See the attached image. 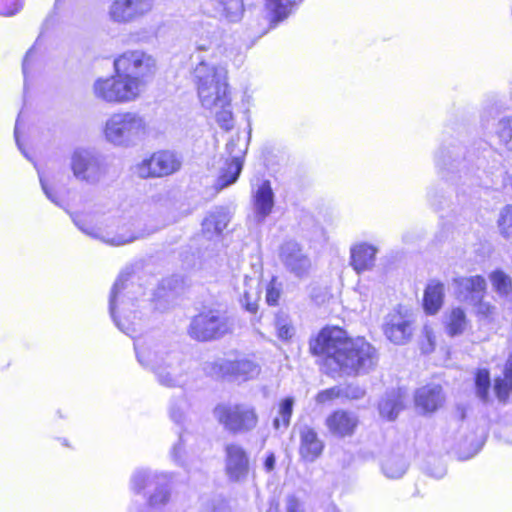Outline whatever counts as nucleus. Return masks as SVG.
Instances as JSON below:
<instances>
[{
	"instance_id": "obj_1",
	"label": "nucleus",
	"mask_w": 512,
	"mask_h": 512,
	"mask_svg": "<svg viewBox=\"0 0 512 512\" xmlns=\"http://www.w3.org/2000/svg\"><path fill=\"white\" fill-rule=\"evenodd\" d=\"M190 73L201 106L209 111L225 105L231 98L228 70L216 60V49L210 39L195 42L190 55Z\"/></svg>"
},
{
	"instance_id": "obj_2",
	"label": "nucleus",
	"mask_w": 512,
	"mask_h": 512,
	"mask_svg": "<svg viewBox=\"0 0 512 512\" xmlns=\"http://www.w3.org/2000/svg\"><path fill=\"white\" fill-rule=\"evenodd\" d=\"M139 289L140 287L129 282V274L121 273L112 287L109 298V310L114 323L131 337L141 323V317L137 312L131 311V307L135 306L133 296Z\"/></svg>"
},
{
	"instance_id": "obj_3",
	"label": "nucleus",
	"mask_w": 512,
	"mask_h": 512,
	"mask_svg": "<svg viewBox=\"0 0 512 512\" xmlns=\"http://www.w3.org/2000/svg\"><path fill=\"white\" fill-rule=\"evenodd\" d=\"M145 118L134 111L112 113L103 126L105 140L115 146L128 148L137 145L147 134Z\"/></svg>"
},
{
	"instance_id": "obj_4",
	"label": "nucleus",
	"mask_w": 512,
	"mask_h": 512,
	"mask_svg": "<svg viewBox=\"0 0 512 512\" xmlns=\"http://www.w3.org/2000/svg\"><path fill=\"white\" fill-rule=\"evenodd\" d=\"M113 67L114 72L134 81L136 90L142 95L156 71V60L142 50H128L114 59Z\"/></svg>"
},
{
	"instance_id": "obj_5",
	"label": "nucleus",
	"mask_w": 512,
	"mask_h": 512,
	"mask_svg": "<svg viewBox=\"0 0 512 512\" xmlns=\"http://www.w3.org/2000/svg\"><path fill=\"white\" fill-rule=\"evenodd\" d=\"M378 362V353L362 337L350 339L344 351L338 356L336 367L346 375L366 374L374 369Z\"/></svg>"
},
{
	"instance_id": "obj_6",
	"label": "nucleus",
	"mask_w": 512,
	"mask_h": 512,
	"mask_svg": "<svg viewBox=\"0 0 512 512\" xmlns=\"http://www.w3.org/2000/svg\"><path fill=\"white\" fill-rule=\"evenodd\" d=\"M134 81L123 78L119 73L97 78L91 87L93 97L111 105H122L137 101L142 95L136 90Z\"/></svg>"
},
{
	"instance_id": "obj_7",
	"label": "nucleus",
	"mask_w": 512,
	"mask_h": 512,
	"mask_svg": "<svg viewBox=\"0 0 512 512\" xmlns=\"http://www.w3.org/2000/svg\"><path fill=\"white\" fill-rule=\"evenodd\" d=\"M234 329L233 319L221 309H209L196 315L189 326V335L198 341L221 338Z\"/></svg>"
},
{
	"instance_id": "obj_8",
	"label": "nucleus",
	"mask_w": 512,
	"mask_h": 512,
	"mask_svg": "<svg viewBox=\"0 0 512 512\" xmlns=\"http://www.w3.org/2000/svg\"><path fill=\"white\" fill-rule=\"evenodd\" d=\"M68 167L75 180L87 185H97L107 174L104 159L94 151L81 147L70 153Z\"/></svg>"
},
{
	"instance_id": "obj_9",
	"label": "nucleus",
	"mask_w": 512,
	"mask_h": 512,
	"mask_svg": "<svg viewBox=\"0 0 512 512\" xmlns=\"http://www.w3.org/2000/svg\"><path fill=\"white\" fill-rule=\"evenodd\" d=\"M214 416L225 430L234 434L254 430L259 420L256 408L248 403L220 404L215 407Z\"/></svg>"
},
{
	"instance_id": "obj_10",
	"label": "nucleus",
	"mask_w": 512,
	"mask_h": 512,
	"mask_svg": "<svg viewBox=\"0 0 512 512\" xmlns=\"http://www.w3.org/2000/svg\"><path fill=\"white\" fill-rule=\"evenodd\" d=\"M74 223L86 235L110 246H123L143 237L142 233L132 231L115 222L88 223L81 218H75Z\"/></svg>"
},
{
	"instance_id": "obj_11",
	"label": "nucleus",
	"mask_w": 512,
	"mask_h": 512,
	"mask_svg": "<svg viewBox=\"0 0 512 512\" xmlns=\"http://www.w3.org/2000/svg\"><path fill=\"white\" fill-rule=\"evenodd\" d=\"M350 338L346 332L339 327H325L316 338L310 341V351L313 355L326 357V364L331 366L338 362V356L343 353L344 346Z\"/></svg>"
},
{
	"instance_id": "obj_12",
	"label": "nucleus",
	"mask_w": 512,
	"mask_h": 512,
	"mask_svg": "<svg viewBox=\"0 0 512 512\" xmlns=\"http://www.w3.org/2000/svg\"><path fill=\"white\" fill-rule=\"evenodd\" d=\"M182 165L178 154L169 150L153 153L134 166V174L142 179L165 177L177 172Z\"/></svg>"
},
{
	"instance_id": "obj_13",
	"label": "nucleus",
	"mask_w": 512,
	"mask_h": 512,
	"mask_svg": "<svg viewBox=\"0 0 512 512\" xmlns=\"http://www.w3.org/2000/svg\"><path fill=\"white\" fill-rule=\"evenodd\" d=\"M134 349L139 364L152 372L167 361V355L178 353L151 335L135 339Z\"/></svg>"
},
{
	"instance_id": "obj_14",
	"label": "nucleus",
	"mask_w": 512,
	"mask_h": 512,
	"mask_svg": "<svg viewBox=\"0 0 512 512\" xmlns=\"http://www.w3.org/2000/svg\"><path fill=\"white\" fill-rule=\"evenodd\" d=\"M415 318L408 310L395 309L388 313L383 323V333L395 345L409 343L414 333Z\"/></svg>"
},
{
	"instance_id": "obj_15",
	"label": "nucleus",
	"mask_w": 512,
	"mask_h": 512,
	"mask_svg": "<svg viewBox=\"0 0 512 512\" xmlns=\"http://www.w3.org/2000/svg\"><path fill=\"white\" fill-rule=\"evenodd\" d=\"M204 370L213 377H231L239 380H248L259 374V366L251 360L241 359L231 361L218 359L205 364Z\"/></svg>"
},
{
	"instance_id": "obj_16",
	"label": "nucleus",
	"mask_w": 512,
	"mask_h": 512,
	"mask_svg": "<svg viewBox=\"0 0 512 512\" xmlns=\"http://www.w3.org/2000/svg\"><path fill=\"white\" fill-rule=\"evenodd\" d=\"M157 382L169 388H182L188 384V367L181 354L167 355V361L153 371Z\"/></svg>"
},
{
	"instance_id": "obj_17",
	"label": "nucleus",
	"mask_w": 512,
	"mask_h": 512,
	"mask_svg": "<svg viewBox=\"0 0 512 512\" xmlns=\"http://www.w3.org/2000/svg\"><path fill=\"white\" fill-rule=\"evenodd\" d=\"M154 0H114L109 6L111 21L128 24L147 15L153 8Z\"/></svg>"
},
{
	"instance_id": "obj_18",
	"label": "nucleus",
	"mask_w": 512,
	"mask_h": 512,
	"mask_svg": "<svg viewBox=\"0 0 512 512\" xmlns=\"http://www.w3.org/2000/svg\"><path fill=\"white\" fill-rule=\"evenodd\" d=\"M250 461L246 450L239 444L231 443L225 447V474L229 481L240 483L247 480Z\"/></svg>"
},
{
	"instance_id": "obj_19",
	"label": "nucleus",
	"mask_w": 512,
	"mask_h": 512,
	"mask_svg": "<svg viewBox=\"0 0 512 512\" xmlns=\"http://www.w3.org/2000/svg\"><path fill=\"white\" fill-rule=\"evenodd\" d=\"M279 257L286 269L297 277L304 276L310 269L309 258L294 241H287L281 245Z\"/></svg>"
},
{
	"instance_id": "obj_20",
	"label": "nucleus",
	"mask_w": 512,
	"mask_h": 512,
	"mask_svg": "<svg viewBox=\"0 0 512 512\" xmlns=\"http://www.w3.org/2000/svg\"><path fill=\"white\" fill-rule=\"evenodd\" d=\"M325 425L335 438L351 437L359 425V418L354 412L339 409L327 416Z\"/></svg>"
},
{
	"instance_id": "obj_21",
	"label": "nucleus",
	"mask_w": 512,
	"mask_h": 512,
	"mask_svg": "<svg viewBox=\"0 0 512 512\" xmlns=\"http://www.w3.org/2000/svg\"><path fill=\"white\" fill-rule=\"evenodd\" d=\"M212 16L220 20L239 22L245 11L243 0H207Z\"/></svg>"
},
{
	"instance_id": "obj_22",
	"label": "nucleus",
	"mask_w": 512,
	"mask_h": 512,
	"mask_svg": "<svg viewBox=\"0 0 512 512\" xmlns=\"http://www.w3.org/2000/svg\"><path fill=\"white\" fill-rule=\"evenodd\" d=\"M300 456L308 462H314L323 452L324 443L317 432L310 426L304 425L299 430Z\"/></svg>"
},
{
	"instance_id": "obj_23",
	"label": "nucleus",
	"mask_w": 512,
	"mask_h": 512,
	"mask_svg": "<svg viewBox=\"0 0 512 512\" xmlns=\"http://www.w3.org/2000/svg\"><path fill=\"white\" fill-rule=\"evenodd\" d=\"M377 247L361 242L353 245L350 249V265L360 274L371 270L376 261Z\"/></svg>"
},
{
	"instance_id": "obj_24",
	"label": "nucleus",
	"mask_w": 512,
	"mask_h": 512,
	"mask_svg": "<svg viewBox=\"0 0 512 512\" xmlns=\"http://www.w3.org/2000/svg\"><path fill=\"white\" fill-rule=\"evenodd\" d=\"M444 395L439 385H427L419 388L415 394V404L424 413H431L442 406Z\"/></svg>"
},
{
	"instance_id": "obj_25",
	"label": "nucleus",
	"mask_w": 512,
	"mask_h": 512,
	"mask_svg": "<svg viewBox=\"0 0 512 512\" xmlns=\"http://www.w3.org/2000/svg\"><path fill=\"white\" fill-rule=\"evenodd\" d=\"M256 219L261 222L270 215L274 207V193L269 181H263L253 195Z\"/></svg>"
},
{
	"instance_id": "obj_26",
	"label": "nucleus",
	"mask_w": 512,
	"mask_h": 512,
	"mask_svg": "<svg viewBox=\"0 0 512 512\" xmlns=\"http://www.w3.org/2000/svg\"><path fill=\"white\" fill-rule=\"evenodd\" d=\"M229 221V213L223 208H217L203 219L202 233L209 240L216 239L226 229Z\"/></svg>"
},
{
	"instance_id": "obj_27",
	"label": "nucleus",
	"mask_w": 512,
	"mask_h": 512,
	"mask_svg": "<svg viewBox=\"0 0 512 512\" xmlns=\"http://www.w3.org/2000/svg\"><path fill=\"white\" fill-rule=\"evenodd\" d=\"M454 285L459 300L475 304L480 300V276L455 279Z\"/></svg>"
},
{
	"instance_id": "obj_28",
	"label": "nucleus",
	"mask_w": 512,
	"mask_h": 512,
	"mask_svg": "<svg viewBox=\"0 0 512 512\" xmlns=\"http://www.w3.org/2000/svg\"><path fill=\"white\" fill-rule=\"evenodd\" d=\"M167 473H157L148 469H137L130 479V487L135 493H141L145 488L166 481Z\"/></svg>"
},
{
	"instance_id": "obj_29",
	"label": "nucleus",
	"mask_w": 512,
	"mask_h": 512,
	"mask_svg": "<svg viewBox=\"0 0 512 512\" xmlns=\"http://www.w3.org/2000/svg\"><path fill=\"white\" fill-rule=\"evenodd\" d=\"M261 289L260 281L257 278L245 277L241 303L245 309L255 313L258 309Z\"/></svg>"
},
{
	"instance_id": "obj_30",
	"label": "nucleus",
	"mask_w": 512,
	"mask_h": 512,
	"mask_svg": "<svg viewBox=\"0 0 512 512\" xmlns=\"http://www.w3.org/2000/svg\"><path fill=\"white\" fill-rule=\"evenodd\" d=\"M403 409V395L400 390H394L386 394L379 403V412L382 417L394 420Z\"/></svg>"
},
{
	"instance_id": "obj_31",
	"label": "nucleus",
	"mask_w": 512,
	"mask_h": 512,
	"mask_svg": "<svg viewBox=\"0 0 512 512\" xmlns=\"http://www.w3.org/2000/svg\"><path fill=\"white\" fill-rule=\"evenodd\" d=\"M242 170V160L239 156L234 155L233 160H227L220 170V175L217 179V186L220 189L226 188L233 184L238 179Z\"/></svg>"
},
{
	"instance_id": "obj_32",
	"label": "nucleus",
	"mask_w": 512,
	"mask_h": 512,
	"mask_svg": "<svg viewBox=\"0 0 512 512\" xmlns=\"http://www.w3.org/2000/svg\"><path fill=\"white\" fill-rule=\"evenodd\" d=\"M444 297V285L439 282L430 283L424 293V308L429 314H435L441 308Z\"/></svg>"
},
{
	"instance_id": "obj_33",
	"label": "nucleus",
	"mask_w": 512,
	"mask_h": 512,
	"mask_svg": "<svg viewBox=\"0 0 512 512\" xmlns=\"http://www.w3.org/2000/svg\"><path fill=\"white\" fill-rule=\"evenodd\" d=\"M494 391L500 401H506L512 391V353L505 366L504 378H497L494 382Z\"/></svg>"
},
{
	"instance_id": "obj_34",
	"label": "nucleus",
	"mask_w": 512,
	"mask_h": 512,
	"mask_svg": "<svg viewBox=\"0 0 512 512\" xmlns=\"http://www.w3.org/2000/svg\"><path fill=\"white\" fill-rule=\"evenodd\" d=\"M293 0H266V8L270 13V20L276 24L285 18L292 11Z\"/></svg>"
},
{
	"instance_id": "obj_35",
	"label": "nucleus",
	"mask_w": 512,
	"mask_h": 512,
	"mask_svg": "<svg viewBox=\"0 0 512 512\" xmlns=\"http://www.w3.org/2000/svg\"><path fill=\"white\" fill-rule=\"evenodd\" d=\"M407 467V462L403 457L392 455L383 462L382 472L387 478L398 479L406 473Z\"/></svg>"
},
{
	"instance_id": "obj_36",
	"label": "nucleus",
	"mask_w": 512,
	"mask_h": 512,
	"mask_svg": "<svg viewBox=\"0 0 512 512\" xmlns=\"http://www.w3.org/2000/svg\"><path fill=\"white\" fill-rule=\"evenodd\" d=\"M494 134L501 146L512 151V116H504L494 127Z\"/></svg>"
},
{
	"instance_id": "obj_37",
	"label": "nucleus",
	"mask_w": 512,
	"mask_h": 512,
	"mask_svg": "<svg viewBox=\"0 0 512 512\" xmlns=\"http://www.w3.org/2000/svg\"><path fill=\"white\" fill-rule=\"evenodd\" d=\"M171 480V475L167 473L166 481H161L159 484L155 485L154 492L149 496L148 503L153 508H161L164 506L170 498V491L168 488V484Z\"/></svg>"
},
{
	"instance_id": "obj_38",
	"label": "nucleus",
	"mask_w": 512,
	"mask_h": 512,
	"mask_svg": "<svg viewBox=\"0 0 512 512\" xmlns=\"http://www.w3.org/2000/svg\"><path fill=\"white\" fill-rule=\"evenodd\" d=\"M294 405V398L286 397L278 405V416L273 421L275 429L287 428L290 424Z\"/></svg>"
},
{
	"instance_id": "obj_39",
	"label": "nucleus",
	"mask_w": 512,
	"mask_h": 512,
	"mask_svg": "<svg viewBox=\"0 0 512 512\" xmlns=\"http://www.w3.org/2000/svg\"><path fill=\"white\" fill-rule=\"evenodd\" d=\"M467 326L464 312L460 308L451 311L446 321V330L450 336L461 334Z\"/></svg>"
},
{
	"instance_id": "obj_40",
	"label": "nucleus",
	"mask_w": 512,
	"mask_h": 512,
	"mask_svg": "<svg viewBox=\"0 0 512 512\" xmlns=\"http://www.w3.org/2000/svg\"><path fill=\"white\" fill-rule=\"evenodd\" d=\"M215 112V119L218 125L229 131L234 127V116L232 112V98L228 99V103L225 105H217L216 109H212Z\"/></svg>"
},
{
	"instance_id": "obj_41",
	"label": "nucleus",
	"mask_w": 512,
	"mask_h": 512,
	"mask_svg": "<svg viewBox=\"0 0 512 512\" xmlns=\"http://www.w3.org/2000/svg\"><path fill=\"white\" fill-rule=\"evenodd\" d=\"M493 289L500 295L506 296L512 289V280L502 270H495L489 276Z\"/></svg>"
},
{
	"instance_id": "obj_42",
	"label": "nucleus",
	"mask_w": 512,
	"mask_h": 512,
	"mask_svg": "<svg viewBox=\"0 0 512 512\" xmlns=\"http://www.w3.org/2000/svg\"><path fill=\"white\" fill-rule=\"evenodd\" d=\"M200 512H231V509L223 497L213 496L202 500Z\"/></svg>"
},
{
	"instance_id": "obj_43",
	"label": "nucleus",
	"mask_w": 512,
	"mask_h": 512,
	"mask_svg": "<svg viewBox=\"0 0 512 512\" xmlns=\"http://www.w3.org/2000/svg\"><path fill=\"white\" fill-rule=\"evenodd\" d=\"M498 226L505 239H512V206H506L501 211Z\"/></svg>"
},
{
	"instance_id": "obj_44",
	"label": "nucleus",
	"mask_w": 512,
	"mask_h": 512,
	"mask_svg": "<svg viewBox=\"0 0 512 512\" xmlns=\"http://www.w3.org/2000/svg\"><path fill=\"white\" fill-rule=\"evenodd\" d=\"M275 327L278 338L282 340H289L294 334V328L290 321L282 316L276 318Z\"/></svg>"
},
{
	"instance_id": "obj_45",
	"label": "nucleus",
	"mask_w": 512,
	"mask_h": 512,
	"mask_svg": "<svg viewBox=\"0 0 512 512\" xmlns=\"http://www.w3.org/2000/svg\"><path fill=\"white\" fill-rule=\"evenodd\" d=\"M40 46H41V40L38 38L34 45L27 51L24 60H23V74L24 77H27V74L29 72L30 66L35 62L37 59L39 53H40Z\"/></svg>"
},
{
	"instance_id": "obj_46",
	"label": "nucleus",
	"mask_w": 512,
	"mask_h": 512,
	"mask_svg": "<svg viewBox=\"0 0 512 512\" xmlns=\"http://www.w3.org/2000/svg\"><path fill=\"white\" fill-rule=\"evenodd\" d=\"M21 0H0V15L13 16L21 9Z\"/></svg>"
},
{
	"instance_id": "obj_47",
	"label": "nucleus",
	"mask_w": 512,
	"mask_h": 512,
	"mask_svg": "<svg viewBox=\"0 0 512 512\" xmlns=\"http://www.w3.org/2000/svg\"><path fill=\"white\" fill-rule=\"evenodd\" d=\"M342 397H346L351 400H358L364 397L365 389L358 384H349L344 388H341Z\"/></svg>"
},
{
	"instance_id": "obj_48",
	"label": "nucleus",
	"mask_w": 512,
	"mask_h": 512,
	"mask_svg": "<svg viewBox=\"0 0 512 512\" xmlns=\"http://www.w3.org/2000/svg\"><path fill=\"white\" fill-rule=\"evenodd\" d=\"M39 179H40L42 190L45 193L46 197L54 204L60 206L61 205L60 199H59L57 193L55 192V190L49 185L47 176H45L44 174L39 172Z\"/></svg>"
},
{
	"instance_id": "obj_49",
	"label": "nucleus",
	"mask_w": 512,
	"mask_h": 512,
	"mask_svg": "<svg viewBox=\"0 0 512 512\" xmlns=\"http://www.w3.org/2000/svg\"><path fill=\"white\" fill-rule=\"evenodd\" d=\"M342 397L341 388L340 387H332L326 390H323L317 394L316 401L318 403H326L328 401L334 400L336 398Z\"/></svg>"
},
{
	"instance_id": "obj_50",
	"label": "nucleus",
	"mask_w": 512,
	"mask_h": 512,
	"mask_svg": "<svg viewBox=\"0 0 512 512\" xmlns=\"http://www.w3.org/2000/svg\"><path fill=\"white\" fill-rule=\"evenodd\" d=\"M280 297V288L276 286V280L272 279L266 289V301L269 305H276Z\"/></svg>"
},
{
	"instance_id": "obj_51",
	"label": "nucleus",
	"mask_w": 512,
	"mask_h": 512,
	"mask_svg": "<svg viewBox=\"0 0 512 512\" xmlns=\"http://www.w3.org/2000/svg\"><path fill=\"white\" fill-rule=\"evenodd\" d=\"M286 511L287 512H303L301 502L293 495L286 498Z\"/></svg>"
},
{
	"instance_id": "obj_52",
	"label": "nucleus",
	"mask_w": 512,
	"mask_h": 512,
	"mask_svg": "<svg viewBox=\"0 0 512 512\" xmlns=\"http://www.w3.org/2000/svg\"><path fill=\"white\" fill-rule=\"evenodd\" d=\"M482 402L485 400L490 386V376L487 369L482 368Z\"/></svg>"
},
{
	"instance_id": "obj_53",
	"label": "nucleus",
	"mask_w": 512,
	"mask_h": 512,
	"mask_svg": "<svg viewBox=\"0 0 512 512\" xmlns=\"http://www.w3.org/2000/svg\"><path fill=\"white\" fill-rule=\"evenodd\" d=\"M237 141L234 140V139H231L227 144H226V151L228 152L229 156H230V160H233V156L234 155H237L239 156V158L241 159L242 158V154H243V151L241 149H238L236 151V147H237Z\"/></svg>"
},
{
	"instance_id": "obj_54",
	"label": "nucleus",
	"mask_w": 512,
	"mask_h": 512,
	"mask_svg": "<svg viewBox=\"0 0 512 512\" xmlns=\"http://www.w3.org/2000/svg\"><path fill=\"white\" fill-rule=\"evenodd\" d=\"M275 464H276V457H275L274 453L270 452L264 460V464H263L264 470L268 473L272 472L275 468Z\"/></svg>"
},
{
	"instance_id": "obj_55",
	"label": "nucleus",
	"mask_w": 512,
	"mask_h": 512,
	"mask_svg": "<svg viewBox=\"0 0 512 512\" xmlns=\"http://www.w3.org/2000/svg\"><path fill=\"white\" fill-rule=\"evenodd\" d=\"M422 332L425 338L427 339L429 345L431 346V349H433L435 344V336L433 333V329L429 325H424Z\"/></svg>"
},
{
	"instance_id": "obj_56",
	"label": "nucleus",
	"mask_w": 512,
	"mask_h": 512,
	"mask_svg": "<svg viewBox=\"0 0 512 512\" xmlns=\"http://www.w3.org/2000/svg\"><path fill=\"white\" fill-rule=\"evenodd\" d=\"M183 436L180 435L179 442L172 448V457L176 462H181V450H182Z\"/></svg>"
},
{
	"instance_id": "obj_57",
	"label": "nucleus",
	"mask_w": 512,
	"mask_h": 512,
	"mask_svg": "<svg viewBox=\"0 0 512 512\" xmlns=\"http://www.w3.org/2000/svg\"><path fill=\"white\" fill-rule=\"evenodd\" d=\"M481 307H482V322H483L484 319L493 315L495 308L491 307L490 305L485 304L483 301H482Z\"/></svg>"
},
{
	"instance_id": "obj_58",
	"label": "nucleus",
	"mask_w": 512,
	"mask_h": 512,
	"mask_svg": "<svg viewBox=\"0 0 512 512\" xmlns=\"http://www.w3.org/2000/svg\"><path fill=\"white\" fill-rule=\"evenodd\" d=\"M170 416L174 422L181 423L183 420L184 414L180 410L171 409Z\"/></svg>"
},
{
	"instance_id": "obj_59",
	"label": "nucleus",
	"mask_w": 512,
	"mask_h": 512,
	"mask_svg": "<svg viewBox=\"0 0 512 512\" xmlns=\"http://www.w3.org/2000/svg\"><path fill=\"white\" fill-rule=\"evenodd\" d=\"M475 387H476V393L480 394V370H477L475 372Z\"/></svg>"
},
{
	"instance_id": "obj_60",
	"label": "nucleus",
	"mask_w": 512,
	"mask_h": 512,
	"mask_svg": "<svg viewBox=\"0 0 512 512\" xmlns=\"http://www.w3.org/2000/svg\"><path fill=\"white\" fill-rule=\"evenodd\" d=\"M443 153H444V151H439L435 155V163L439 167L442 166V155H443Z\"/></svg>"
},
{
	"instance_id": "obj_61",
	"label": "nucleus",
	"mask_w": 512,
	"mask_h": 512,
	"mask_svg": "<svg viewBox=\"0 0 512 512\" xmlns=\"http://www.w3.org/2000/svg\"><path fill=\"white\" fill-rule=\"evenodd\" d=\"M14 133H15V138H16L17 145L21 149V146H20V143H19V136H18V123L16 124L15 132Z\"/></svg>"
},
{
	"instance_id": "obj_62",
	"label": "nucleus",
	"mask_w": 512,
	"mask_h": 512,
	"mask_svg": "<svg viewBox=\"0 0 512 512\" xmlns=\"http://www.w3.org/2000/svg\"><path fill=\"white\" fill-rule=\"evenodd\" d=\"M507 309H508L509 311H511V313H512V302H510V303L508 304Z\"/></svg>"
}]
</instances>
